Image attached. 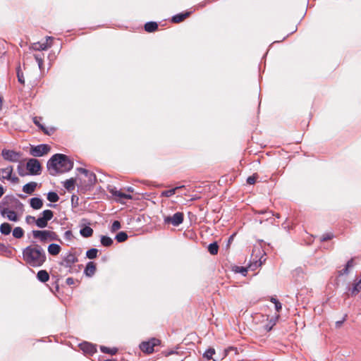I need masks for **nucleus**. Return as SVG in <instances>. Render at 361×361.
Instances as JSON below:
<instances>
[{
  "mask_svg": "<svg viewBox=\"0 0 361 361\" xmlns=\"http://www.w3.org/2000/svg\"><path fill=\"white\" fill-rule=\"evenodd\" d=\"M6 53V51L4 47V44L3 43L1 45L0 44V58H2Z\"/></svg>",
  "mask_w": 361,
  "mask_h": 361,
  "instance_id": "5fc2aeb1",
  "label": "nucleus"
},
{
  "mask_svg": "<svg viewBox=\"0 0 361 361\" xmlns=\"http://www.w3.org/2000/svg\"><path fill=\"white\" fill-rule=\"evenodd\" d=\"M183 358L180 357L178 361H183Z\"/></svg>",
  "mask_w": 361,
  "mask_h": 361,
  "instance_id": "774afa93",
  "label": "nucleus"
},
{
  "mask_svg": "<svg viewBox=\"0 0 361 361\" xmlns=\"http://www.w3.org/2000/svg\"><path fill=\"white\" fill-rule=\"evenodd\" d=\"M334 238V235L331 233H324L322 238L321 241L324 242L329 240H331Z\"/></svg>",
  "mask_w": 361,
  "mask_h": 361,
  "instance_id": "3c124183",
  "label": "nucleus"
},
{
  "mask_svg": "<svg viewBox=\"0 0 361 361\" xmlns=\"http://www.w3.org/2000/svg\"><path fill=\"white\" fill-rule=\"evenodd\" d=\"M354 266L353 258L348 260L345 264V267L349 269Z\"/></svg>",
  "mask_w": 361,
  "mask_h": 361,
  "instance_id": "6e6d98bb",
  "label": "nucleus"
},
{
  "mask_svg": "<svg viewBox=\"0 0 361 361\" xmlns=\"http://www.w3.org/2000/svg\"><path fill=\"white\" fill-rule=\"evenodd\" d=\"M348 296L354 297L357 295L361 291V279L358 281H355L351 288H348Z\"/></svg>",
  "mask_w": 361,
  "mask_h": 361,
  "instance_id": "dca6fc26",
  "label": "nucleus"
},
{
  "mask_svg": "<svg viewBox=\"0 0 361 361\" xmlns=\"http://www.w3.org/2000/svg\"><path fill=\"white\" fill-rule=\"evenodd\" d=\"M233 236H234V235H231V236L229 237L228 243H230L231 240H233Z\"/></svg>",
  "mask_w": 361,
  "mask_h": 361,
  "instance_id": "0e129e2a",
  "label": "nucleus"
},
{
  "mask_svg": "<svg viewBox=\"0 0 361 361\" xmlns=\"http://www.w3.org/2000/svg\"><path fill=\"white\" fill-rule=\"evenodd\" d=\"M77 170L88 178V184L90 185H93L97 183V176L93 172L84 168H78Z\"/></svg>",
  "mask_w": 361,
  "mask_h": 361,
  "instance_id": "f8f14e48",
  "label": "nucleus"
},
{
  "mask_svg": "<svg viewBox=\"0 0 361 361\" xmlns=\"http://www.w3.org/2000/svg\"><path fill=\"white\" fill-rule=\"evenodd\" d=\"M190 13L191 12L189 11L178 13L172 17L171 21L174 23H179L188 18Z\"/></svg>",
  "mask_w": 361,
  "mask_h": 361,
  "instance_id": "6ab92c4d",
  "label": "nucleus"
},
{
  "mask_svg": "<svg viewBox=\"0 0 361 361\" xmlns=\"http://www.w3.org/2000/svg\"><path fill=\"white\" fill-rule=\"evenodd\" d=\"M121 227V223L119 221H114L111 225V231L112 233H114L116 232V231H118V229H120Z\"/></svg>",
  "mask_w": 361,
  "mask_h": 361,
  "instance_id": "c03bdc74",
  "label": "nucleus"
},
{
  "mask_svg": "<svg viewBox=\"0 0 361 361\" xmlns=\"http://www.w3.org/2000/svg\"><path fill=\"white\" fill-rule=\"evenodd\" d=\"M24 235V231L21 227H16L13 231V236L16 238H21Z\"/></svg>",
  "mask_w": 361,
  "mask_h": 361,
  "instance_id": "72a5a7b5",
  "label": "nucleus"
},
{
  "mask_svg": "<svg viewBox=\"0 0 361 361\" xmlns=\"http://www.w3.org/2000/svg\"><path fill=\"white\" fill-rule=\"evenodd\" d=\"M80 348L86 354L92 355L97 352L96 346L88 342H83L79 345Z\"/></svg>",
  "mask_w": 361,
  "mask_h": 361,
  "instance_id": "ddd939ff",
  "label": "nucleus"
},
{
  "mask_svg": "<svg viewBox=\"0 0 361 361\" xmlns=\"http://www.w3.org/2000/svg\"><path fill=\"white\" fill-rule=\"evenodd\" d=\"M271 302L275 305V309L277 312H279L282 309L281 303L276 298H271Z\"/></svg>",
  "mask_w": 361,
  "mask_h": 361,
  "instance_id": "a18cd8bd",
  "label": "nucleus"
},
{
  "mask_svg": "<svg viewBox=\"0 0 361 361\" xmlns=\"http://www.w3.org/2000/svg\"><path fill=\"white\" fill-rule=\"evenodd\" d=\"M161 341L156 338H152L147 341H143L140 344V350L147 354L152 353L154 350V347L159 345Z\"/></svg>",
  "mask_w": 361,
  "mask_h": 361,
  "instance_id": "423d86ee",
  "label": "nucleus"
},
{
  "mask_svg": "<svg viewBox=\"0 0 361 361\" xmlns=\"http://www.w3.org/2000/svg\"><path fill=\"white\" fill-rule=\"evenodd\" d=\"M96 271V265L93 262H89L87 263L84 273L87 276H92Z\"/></svg>",
  "mask_w": 361,
  "mask_h": 361,
  "instance_id": "a211bd4d",
  "label": "nucleus"
},
{
  "mask_svg": "<svg viewBox=\"0 0 361 361\" xmlns=\"http://www.w3.org/2000/svg\"><path fill=\"white\" fill-rule=\"evenodd\" d=\"M37 279L41 282H47L49 279V273L46 270H39L37 274Z\"/></svg>",
  "mask_w": 361,
  "mask_h": 361,
  "instance_id": "393cba45",
  "label": "nucleus"
},
{
  "mask_svg": "<svg viewBox=\"0 0 361 361\" xmlns=\"http://www.w3.org/2000/svg\"><path fill=\"white\" fill-rule=\"evenodd\" d=\"M215 354V350L212 348L207 349L203 354V357L206 361H216L213 359V355Z\"/></svg>",
  "mask_w": 361,
  "mask_h": 361,
  "instance_id": "c85d7f7f",
  "label": "nucleus"
},
{
  "mask_svg": "<svg viewBox=\"0 0 361 361\" xmlns=\"http://www.w3.org/2000/svg\"><path fill=\"white\" fill-rule=\"evenodd\" d=\"M50 146L47 144H40L36 146H31L30 154L35 157H42L50 151Z\"/></svg>",
  "mask_w": 361,
  "mask_h": 361,
  "instance_id": "9d476101",
  "label": "nucleus"
},
{
  "mask_svg": "<svg viewBox=\"0 0 361 361\" xmlns=\"http://www.w3.org/2000/svg\"><path fill=\"white\" fill-rule=\"evenodd\" d=\"M50 231L47 230H34L32 231L33 238L35 239H39L42 243H46L48 241V236L50 235Z\"/></svg>",
  "mask_w": 361,
  "mask_h": 361,
  "instance_id": "9b49d317",
  "label": "nucleus"
},
{
  "mask_svg": "<svg viewBox=\"0 0 361 361\" xmlns=\"http://www.w3.org/2000/svg\"><path fill=\"white\" fill-rule=\"evenodd\" d=\"M2 103H3L2 98L0 97V110L1 109Z\"/></svg>",
  "mask_w": 361,
  "mask_h": 361,
  "instance_id": "338daca9",
  "label": "nucleus"
},
{
  "mask_svg": "<svg viewBox=\"0 0 361 361\" xmlns=\"http://www.w3.org/2000/svg\"><path fill=\"white\" fill-rule=\"evenodd\" d=\"M349 273V269L345 266V267L342 269L338 271V276H343V275H347Z\"/></svg>",
  "mask_w": 361,
  "mask_h": 361,
  "instance_id": "864d4df0",
  "label": "nucleus"
},
{
  "mask_svg": "<svg viewBox=\"0 0 361 361\" xmlns=\"http://www.w3.org/2000/svg\"><path fill=\"white\" fill-rule=\"evenodd\" d=\"M13 166H8L5 168L0 169V180L2 183H4L5 180H8L11 182L12 183H18L19 182V178L13 175Z\"/></svg>",
  "mask_w": 361,
  "mask_h": 361,
  "instance_id": "20e7f679",
  "label": "nucleus"
},
{
  "mask_svg": "<svg viewBox=\"0 0 361 361\" xmlns=\"http://www.w3.org/2000/svg\"><path fill=\"white\" fill-rule=\"evenodd\" d=\"M42 120L41 117L35 116L33 118V123L45 134V135H50L51 133H54V128H51L50 131L48 130V129L42 125L40 121Z\"/></svg>",
  "mask_w": 361,
  "mask_h": 361,
  "instance_id": "f3484780",
  "label": "nucleus"
},
{
  "mask_svg": "<svg viewBox=\"0 0 361 361\" xmlns=\"http://www.w3.org/2000/svg\"><path fill=\"white\" fill-rule=\"evenodd\" d=\"M184 220V214L183 212H178L173 216H164V224H171L173 226H178L180 225Z\"/></svg>",
  "mask_w": 361,
  "mask_h": 361,
  "instance_id": "6e6552de",
  "label": "nucleus"
},
{
  "mask_svg": "<svg viewBox=\"0 0 361 361\" xmlns=\"http://www.w3.org/2000/svg\"><path fill=\"white\" fill-rule=\"evenodd\" d=\"M51 47V44H49L47 42L40 43L37 42L32 44L30 49H33L35 51H44L47 50L48 48Z\"/></svg>",
  "mask_w": 361,
  "mask_h": 361,
  "instance_id": "aec40b11",
  "label": "nucleus"
},
{
  "mask_svg": "<svg viewBox=\"0 0 361 361\" xmlns=\"http://www.w3.org/2000/svg\"><path fill=\"white\" fill-rule=\"evenodd\" d=\"M264 213H267V212L264 211V210H261V211L258 212V214H264Z\"/></svg>",
  "mask_w": 361,
  "mask_h": 361,
  "instance_id": "69168bd1",
  "label": "nucleus"
},
{
  "mask_svg": "<svg viewBox=\"0 0 361 361\" xmlns=\"http://www.w3.org/2000/svg\"><path fill=\"white\" fill-rule=\"evenodd\" d=\"M7 218L12 221H17L18 220L17 214L14 210H8L6 213Z\"/></svg>",
  "mask_w": 361,
  "mask_h": 361,
  "instance_id": "79ce46f5",
  "label": "nucleus"
},
{
  "mask_svg": "<svg viewBox=\"0 0 361 361\" xmlns=\"http://www.w3.org/2000/svg\"><path fill=\"white\" fill-rule=\"evenodd\" d=\"M347 317H348V314H345L341 320L336 322V323H335L336 328H337V329L340 328L342 326V324L345 322V320L347 319Z\"/></svg>",
  "mask_w": 361,
  "mask_h": 361,
  "instance_id": "8fccbe9b",
  "label": "nucleus"
},
{
  "mask_svg": "<svg viewBox=\"0 0 361 361\" xmlns=\"http://www.w3.org/2000/svg\"><path fill=\"white\" fill-rule=\"evenodd\" d=\"M17 77H18V80L20 83H21V84L25 83L23 73L21 72L20 67H18L17 69Z\"/></svg>",
  "mask_w": 361,
  "mask_h": 361,
  "instance_id": "49530a36",
  "label": "nucleus"
},
{
  "mask_svg": "<svg viewBox=\"0 0 361 361\" xmlns=\"http://www.w3.org/2000/svg\"><path fill=\"white\" fill-rule=\"evenodd\" d=\"M50 233L51 234L48 236V240H59L58 235L55 232L50 231Z\"/></svg>",
  "mask_w": 361,
  "mask_h": 361,
  "instance_id": "603ef678",
  "label": "nucleus"
},
{
  "mask_svg": "<svg viewBox=\"0 0 361 361\" xmlns=\"http://www.w3.org/2000/svg\"><path fill=\"white\" fill-rule=\"evenodd\" d=\"M78 259L75 253L68 252L62 257L61 261L59 262L60 266L68 268V272H71L73 265L78 262Z\"/></svg>",
  "mask_w": 361,
  "mask_h": 361,
  "instance_id": "0eeeda50",
  "label": "nucleus"
},
{
  "mask_svg": "<svg viewBox=\"0 0 361 361\" xmlns=\"http://www.w3.org/2000/svg\"><path fill=\"white\" fill-rule=\"evenodd\" d=\"M34 57L38 64L39 68L42 71L44 64V54H35Z\"/></svg>",
  "mask_w": 361,
  "mask_h": 361,
  "instance_id": "ea45409f",
  "label": "nucleus"
},
{
  "mask_svg": "<svg viewBox=\"0 0 361 361\" xmlns=\"http://www.w3.org/2000/svg\"><path fill=\"white\" fill-rule=\"evenodd\" d=\"M37 185V183L30 182L23 186V191L26 194L31 195L35 190Z\"/></svg>",
  "mask_w": 361,
  "mask_h": 361,
  "instance_id": "5701e85b",
  "label": "nucleus"
},
{
  "mask_svg": "<svg viewBox=\"0 0 361 361\" xmlns=\"http://www.w3.org/2000/svg\"><path fill=\"white\" fill-rule=\"evenodd\" d=\"M4 189L2 185H0V197L4 195Z\"/></svg>",
  "mask_w": 361,
  "mask_h": 361,
  "instance_id": "052dcab7",
  "label": "nucleus"
},
{
  "mask_svg": "<svg viewBox=\"0 0 361 361\" xmlns=\"http://www.w3.org/2000/svg\"><path fill=\"white\" fill-rule=\"evenodd\" d=\"M11 229V225L6 222L1 224L0 226V232L2 235H7L10 234Z\"/></svg>",
  "mask_w": 361,
  "mask_h": 361,
  "instance_id": "a878e982",
  "label": "nucleus"
},
{
  "mask_svg": "<svg viewBox=\"0 0 361 361\" xmlns=\"http://www.w3.org/2000/svg\"><path fill=\"white\" fill-rule=\"evenodd\" d=\"M52 39V37H47V39H46V42L49 43L48 42L51 40Z\"/></svg>",
  "mask_w": 361,
  "mask_h": 361,
  "instance_id": "e2e57ef3",
  "label": "nucleus"
},
{
  "mask_svg": "<svg viewBox=\"0 0 361 361\" xmlns=\"http://www.w3.org/2000/svg\"><path fill=\"white\" fill-rule=\"evenodd\" d=\"M109 192L115 197H118L119 199H127L132 200L133 196L130 194H126L123 192L121 190H117L116 188L113 187L111 188H109Z\"/></svg>",
  "mask_w": 361,
  "mask_h": 361,
  "instance_id": "4468645a",
  "label": "nucleus"
},
{
  "mask_svg": "<svg viewBox=\"0 0 361 361\" xmlns=\"http://www.w3.org/2000/svg\"><path fill=\"white\" fill-rule=\"evenodd\" d=\"M22 254L25 263L32 267H42L47 260L45 250L38 244L26 247Z\"/></svg>",
  "mask_w": 361,
  "mask_h": 361,
  "instance_id": "f257e3e1",
  "label": "nucleus"
},
{
  "mask_svg": "<svg viewBox=\"0 0 361 361\" xmlns=\"http://www.w3.org/2000/svg\"><path fill=\"white\" fill-rule=\"evenodd\" d=\"M30 207L34 209H39L43 206V201L39 197H32L30 200Z\"/></svg>",
  "mask_w": 361,
  "mask_h": 361,
  "instance_id": "4be33fe9",
  "label": "nucleus"
},
{
  "mask_svg": "<svg viewBox=\"0 0 361 361\" xmlns=\"http://www.w3.org/2000/svg\"><path fill=\"white\" fill-rule=\"evenodd\" d=\"M126 190H127L128 192H132L133 191V188L132 187H128V188H126Z\"/></svg>",
  "mask_w": 361,
  "mask_h": 361,
  "instance_id": "680f3d73",
  "label": "nucleus"
},
{
  "mask_svg": "<svg viewBox=\"0 0 361 361\" xmlns=\"http://www.w3.org/2000/svg\"><path fill=\"white\" fill-rule=\"evenodd\" d=\"M48 252L53 256L57 255L61 252V246L58 244L51 243L48 246Z\"/></svg>",
  "mask_w": 361,
  "mask_h": 361,
  "instance_id": "b1692460",
  "label": "nucleus"
},
{
  "mask_svg": "<svg viewBox=\"0 0 361 361\" xmlns=\"http://www.w3.org/2000/svg\"><path fill=\"white\" fill-rule=\"evenodd\" d=\"M234 271L236 273L241 274L243 276H246L247 268L245 267H235Z\"/></svg>",
  "mask_w": 361,
  "mask_h": 361,
  "instance_id": "37998d69",
  "label": "nucleus"
},
{
  "mask_svg": "<svg viewBox=\"0 0 361 361\" xmlns=\"http://www.w3.org/2000/svg\"><path fill=\"white\" fill-rule=\"evenodd\" d=\"M157 28L158 24L154 21L147 22L145 25V30L147 32H154Z\"/></svg>",
  "mask_w": 361,
  "mask_h": 361,
  "instance_id": "cd10ccee",
  "label": "nucleus"
},
{
  "mask_svg": "<svg viewBox=\"0 0 361 361\" xmlns=\"http://www.w3.org/2000/svg\"><path fill=\"white\" fill-rule=\"evenodd\" d=\"M66 283L69 286L74 284V279L71 277L67 278Z\"/></svg>",
  "mask_w": 361,
  "mask_h": 361,
  "instance_id": "13d9d810",
  "label": "nucleus"
},
{
  "mask_svg": "<svg viewBox=\"0 0 361 361\" xmlns=\"http://www.w3.org/2000/svg\"><path fill=\"white\" fill-rule=\"evenodd\" d=\"M100 350L104 353H107L114 355L117 353L118 349L116 348H109L108 347L101 345Z\"/></svg>",
  "mask_w": 361,
  "mask_h": 361,
  "instance_id": "f704fd0d",
  "label": "nucleus"
},
{
  "mask_svg": "<svg viewBox=\"0 0 361 361\" xmlns=\"http://www.w3.org/2000/svg\"><path fill=\"white\" fill-rule=\"evenodd\" d=\"M23 207V203L13 195H6L0 202L2 216H4L8 210H21Z\"/></svg>",
  "mask_w": 361,
  "mask_h": 361,
  "instance_id": "7ed1b4c3",
  "label": "nucleus"
},
{
  "mask_svg": "<svg viewBox=\"0 0 361 361\" xmlns=\"http://www.w3.org/2000/svg\"><path fill=\"white\" fill-rule=\"evenodd\" d=\"M208 251L212 255H216L218 253V251H219V245H218V243L216 242H214V243H210L208 245Z\"/></svg>",
  "mask_w": 361,
  "mask_h": 361,
  "instance_id": "2f4dec72",
  "label": "nucleus"
},
{
  "mask_svg": "<svg viewBox=\"0 0 361 361\" xmlns=\"http://www.w3.org/2000/svg\"><path fill=\"white\" fill-rule=\"evenodd\" d=\"M1 156L6 161L10 162H18L22 157V153L12 149H4L1 151Z\"/></svg>",
  "mask_w": 361,
  "mask_h": 361,
  "instance_id": "1a4fd4ad",
  "label": "nucleus"
},
{
  "mask_svg": "<svg viewBox=\"0 0 361 361\" xmlns=\"http://www.w3.org/2000/svg\"><path fill=\"white\" fill-rule=\"evenodd\" d=\"M42 165L39 161L35 158L29 159L26 164V170L30 176L39 175L42 172Z\"/></svg>",
  "mask_w": 361,
  "mask_h": 361,
  "instance_id": "39448f33",
  "label": "nucleus"
},
{
  "mask_svg": "<svg viewBox=\"0 0 361 361\" xmlns=\"http://www.w3.org/2000/svg\"><path fill=\"white\" fill-rule=\"evenodd\" d=\"M279 318V315L277 314V315H276L275 317L271 319L270 321L269 322V323L264 326L265 330L267 331H270L272 329L273 326L274 325H276V322L278 321Z\"/></svg>",
  "mask_w": 361,
  "mask_h": 361,
  "instance_id": "7c9ffc66",
  "label": "nucleus"
},
{
  "mask_svg": "<svg viewBox=\"0 0 361 361\" xmlns=\"http://www.w3.org/2000/svg\"><path fill=\"white\" fill-rule=\"evenodd\" d=\"M257 177L258 176L257 174H253L252 176H249L246 180L247 183L249 185H253L256 182Z\"/></svg>",
  "mask_w": 361,
  "mask_h": 361,
  "instance_id": "de8ad7c7",
  "label": "nucleus"
},
{
  "mask_svg": "<svg viewBox=\"0 0 361 361\" xmlns=\"http://www.w3.org/2000/svg\"><path fill=\"white\" fill-rule=\"evenodd\" d=\"M42 215L44 220L49 221L53 218L54 212L50 209H46L42 212Z\"/></svg>",
  "mask_w": 361,
  "mask_h": 361,
  "instance_id": "58836bf2",
  "label": "nucleus"
},
{
  "mask_svg": "<svg viewBox=\"0 0 361 361\" xmlns=\"http://www.w3.org/2000/svg\"><path fill=\"white\" fill-rule=\"evenodd\" d=\"M128 234L125 231H121L118 233L115 237V239L118 243H123L125 242L128 239Z\"/></svg>",
  "mask_w": 361,
  "mask_h": 361,
  "instance_id": "c9c22d12",
  "label": "nucleus"
},
{
  "mask_svg": "<svg viewBox=\"0 0 361 361\" xmlns=\"http://www.w3.org/2000/svg\"><path fill=\"white\" fill-rule=\"evenodd\" d=\"M75 181L73 178L68 179L63 183V187L68 191H72L75 189Z\"/></svg>",
  "mask_w": 361,
  "mask_h": 361,
  "instance_id": "c756f323",
  "label": "nucleus"
},
{
  "mask_svg": "<svg viewBox=\"0 0 361 361\" xmlns=\"http://www.w3.org/2000/svg\"><path fill=\"white\" fill-rule=\"evenodd\" d=\"M164 355L166 356H169V355H176V356H179L178 352H176V351H173V350L165 351L164 352Z\"/></svg>",
  "mask_w": 361,
  "mask_h": 361,
  "instance_id": "4d7b16f0",
  "label": "nucleus"
},
{
  "mask_svg": "<svg viewBox=\"0 0 361 361\" xmlns=\"http://www.w3.org/2000/svg\"><path fill=\"white\" fill-rule=\"evenodd\" d=\"M30 219H32V221H35L37 226L40 228H43L47 226L48 221L44 220V219L42 216H40L36 219L35 216H27L25 218V221L27 224H30Z\"/></svg>",
  "mask_w": 361,
  "mask_h": 361,
  "instance_id": "2eb2a0df",
  "label": "nucleus"
},
{
  "mask_svg": "<svg viewBox=\"0 0 361 361\" xmlns=\"http://www.w3.org/2000/svg\"><path fill=\"white\" fill-rule=\"evenodd\" d=\"M80 233L84 238H89L92 235L93 229L88 226H85V227L80 229Z\"/></svg>",
  "mask_w": 361,
  "mask_h": 361,
  "instance_id": "bb28decb",
  "label": "nucleus"
},
{
  "mask_svg": "<svg viewBox=\"0 0 361 361\" xmlns=\"http://www.w3.org/2000/svg\"><path fill=\"white\" fill-rule=\"evenodd\" d=\"M100 242L105 247H109L113 244V240L107 235H102Z\"/></svg>",
  "mask_w": 361,
  "mask_h": 361,
  "instance_id": "473e14b6",
  "label": "nucleus"
},
{
  "mask_svg": "<svg viewBox=\"0 0 361 361\" xmlns=\"http://www.w3.org/2000/svg\"><path fill=\"white\" fill-rule=\"evenodd\" d=\"M47 200L51 202H56L59 201V197L55 192H49L47 194Z\"/></svg>",
  "mask_w": 361,
  "mask_h": 361,
  "instance_id": "a19ab883",
  "label": "nucleus"
},
{
  "mask_svg": "<svg viewBox=\"0 0 361 361\" xmlns=\"http://www.w3.org/2000/svg\"><path fill=\"white\" fill-rule=\"evenodd\" d=\"M7 247L6 246L3 244V243H0V252H4L6 250Z\"/></svg>",
  "mask_w": 361,
  "mask_h": 361,
  "instance_id": "bf43d9fd",
  "label": "nucleus"
},
{
  "mask_svg": "<svg viewBox=\"0 0 361 361\" xmlns=\"http://www.w3.org/2000/svg\"><path fill=\"white\" fill-rule=\"evenodd\" d=\"M98 250L96 248H91L86 252V257L88 259H93L97 256Z\"/></svg>",
  "mask_w": 361,
  "mask_h": 361,
  "instance_id": "e433bc0d",
  "label": "nucleus"
},
{
  "mask_svg": "<svg viewBox=\"0 0 361 361\" xmlns=\"http://www.w3.org/2000/svg\"><path fill=\"white\" fill-rule=\"evenodd\" d=\"M47 167L51 176H56L71 171L73 162L66 154H55L47 161Z\"/></svg>",
  "mask_w": 361,
  "mask_h": 361,
  "instance_id": "f03ea898",
  "label": "nucleus"
},
{
  "mask_svg": "<svg viewBox=\"0 0 361 361\" xmlns=\"http://www.w3.org/2000/svg\"><path fill=\"white\" fill-rule=\"evenodd\" d=\"M64 238L68 240V241H71L72 240L73 238V235L72 233V231L68 230V231H66L65 233H64V235H63Z\"/></svg>",
  "mask_w": 361,
  "mask_h": 361,
  "instance_id": "09e8293b",
  "label": "nucleus"
},
{
  "mask_svg": "<svg viewBox=\"0 0 361 361\" xmlns=\"http://www.w3.org/2000/svg\"><path fill=\"white\" fill-rule=\"evenodd\" d=\"M17 171H18L19 176L21 177L30 176L28 171H26V170L24 168L23 164L21 162L18 165Z\"/></svg>",
  "mask_w": 361,
  "mask_h": 361,
  "instance_id": "4c0bfd02",
  "label": "nucleus"
},
{
  "mask_svg": "<svg viewBox=\"0 0 361 361\" xmlns=\"http://www.w3.org/2000/svg\"><path fill=\"white\" fill-rule=\"evenodd\" d=\"M185 188V185L176 186L171 190H164L161 192L160 196L161 197H171L173 196L178 190Z\"/></svg>",
  "mask_w": 361,
  "mask_h": 361,
  "instance_id": "412c9836",
  "label": "nucleus"
}]
</instances>
